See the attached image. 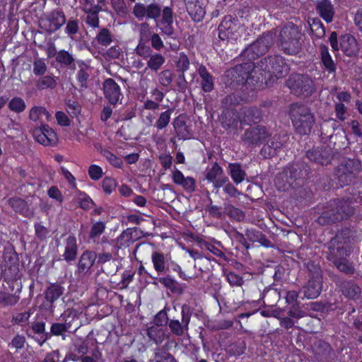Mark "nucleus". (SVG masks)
<instances>
[{"label":"nucleus","mask_w":362,"mask_h":362,"mask_svg":"<svg viewBox=\"0 0 362 362\" xmlns=\"http://www.w3.org/2000/svg\"><path fill=\"white\" fill-rule=\"evenodd\" d=\"M321 59L325 68L329 72L332 73L335 71V64L326 47H321Z\"/></svg>","instance_id":"obj_22"},{"label":"nucleus","mask_w":362,"mask_h":362,"mask_svg":"<svg viewBox=\"0 0 362 362\" xmlns=\"http://www.w3.org/2000/svg\"><path fill=\"white\" fill-rule=\"evenodd\" d=\"M148 337L155 343H160L165 338V333L160 325H155L147 330Z\"/></svg>","instance_id":"obj_20"},{"label":"nucleus","mask_w":362,"mask_h":362,"mask_svg":"<svg viewBox=\"0 0 362 362\" xmlns=\"http://www.w3.org/2000/svg\"><path fill=\"white\" fill-rule=\"evenodd\" d=\"M230 176L233 181L238 184L240 183L245 179V173L241 169V167L238 164H230L228 166Z\"/></svg>","instance_id":"obj_23"},{"label":"nucleus","mask_w":362,"mask_h":362,"mask_svg":"<svg viewBox=\"0 0 362 362\" xmlns=\"http://www.w3.org/2000/svg\"><path fill=\"white\" fill-rule=\"evenodd\" d=\"M9 108L16 112H21L25 108V103L21 98H13L8 104Z\"/></svg>","instance_id":"obj_32"},{"label":"nucleus","mask_w":362,"mask_h":362,"mask_svg":"<svg viewBox=\"0 0 362 362\" xmlns=\"http://www.w3.org/2000/svg\"><path fill=\"white\" fill-rule=\"evenodd\" d=\"M106 158L108 161L115 167L120 168L122 167L123 162L121 158L116 156L115 155L108 152L106 154Z\"/></svg>","instance_id":"obj_44"},{"label":"nucleus","mask_w":362,"mask_h":362,"mask_svg":"<svg viewBox=\"0 0 362 362\" xmlns=\"http://www.w3.org/2000/svg\"><path fill=\"white\" fill-rule=\"evenodd\" d=\"M35 228L36 235L39 238H43L46 236V235L47 233V230L46 228H45L43 226H42L40 223H37L35 226Z\"/></svg>","instance_id":"obj_56"},{"label":"nucleus","mask_w":362,"mask_h":362,"mask_svg":"<svg viewBox=\"0 0 362 362\" xmlns=\"http://www.w3.org/2000/svg\"><path fill=\"white\" fill-rule=\"evenodd\" d=\"M90 3V0H86L85 9L86 11H88V13L87 16V23L92 27L95 28L98 27L99 24L98 13L100 11V8L99 6L88 8V5Z\"/></svg>","instance_id":"obj_19"},{"label":"nucleus","mask_w":362,"mask_h":362,"mask_svg":"<svg viewBox=\"0 0 362 362\" xmlns=\"http://www.w3.org/2000/svg\"><path fill=\"white\" fill-rule=\"evenodd\" d=\"M154 269L158 272H163L165 269L166 259L163 255L153 252L151 256Z\"/></svg>","instance_id":"obj_26"},{"label":"nucleus","mask_w":362,"mask_h":362,"mask_svg":"<svg viewBox=\"0 0 362 362\" xmlns=\"http://www.w3.org/2000/svg\"><path fill=\"white\" fill-rule=\"evenodd\" d=\"M172 81L171 73L169 71H164L161 73L160 76V82L164 85L168 86Z\"/></svg>","instance_id":"obj_50"},{"label":"nucleus","mask_w":362,"mask_h":362,"mask_svg":"<svg viewBox=\"0 0 362 362\" xmlns=\"http://www.w3.org/2000/svg\"><path fill=\"white\" fill-rule=\"evenodd\" d=\"M291 117L294 127L300 134H306L310 132L314 119L307 107L298 105H293Z\"/></svg>","instance_id":"obj_1"},{"label":"nucleus","mask_w":362,"mask_h":362,"mask_svg":"<svg viewBox=\"0 0 362 362\" xmlns=\"http://www.w3.org/2000/svg\"><path fill=\"white\" fill-rule=\"evenodd\" d=\"M66 33L69 34H74L78 30V25L76 21H69L66 27Z\"/></svg>","instance_id":"obj_57"},{"label":"nucleus","mask_w":362,"mask_h":362,"mask_svg":"<svg viewBox=\"0 0 362 362\" xmlns=\"http://www.w3.org/2000/svg\"><path fill=\"white\" fill-rule=\"evenodd\" d=\"M62 173L64 175V177L66 179V180L69 182V183L73 187H76V180L74 175L66 169L62 168Z\"/></svg>","instance_id":"obj_53"},{"label":"nucleus","mask_w":362,"mask_h":362,"mask_svg":"<svg viewBox=\"0 0 362 362\" xmlns=\"http://www.w3.org/2000/svg\"><path fill=\"white\" fill-rule=\"evenodd\" d=\"M298 293L295 291H288L286 294V300L288 303H294L298 298Z\"/></svg>","instance_id":"obj_60"},{"label":"nucleus","mask_w":362,"mask_h":362,"mask_svg":"<svg viewBox=\"0 0 362 362\" xmlns=\"http://www.w3.org/2000/svg\"><path fill=\"white\" fill-rule=\"evenodd\" d=\"M119 192L121 195L124 197H129L132 193V189L129 187L124 185H122L119 187Z\"/></svg>","instance_id":"obj_61"},{"label":"nucleus","mask_w":362,"mask_h":362,"mask_svg":"<svg viewBox=\"0 0 362 362\" xmlns=\"http://www.w3.org/2000/svg\"><path fill=\"white\" fill-rule=\"evenodd\" d=\"M62 294V287L57 285H52L46 291V298L52 302L59 298Z\"/></svg>","instance_id":"obj_29"},{"label":"nucleus","mask_w":362,"mask_h":362,"mask_svg":"<svg viewBox=\"0 0 362 362\" xmlns=\"http://www.w3.org/2000/svg\"><path fill=\"white\" fill-rule=\"evenodd\" d=\"M105 224L102 222H98L95 223L90 231V238H95L100 235L105 230Z\"/></svg>","instance_id":"obj_41"},{"label":"nucleus","mask_w":362,"mask_h":362,"mask_svg":"<svg viewBox=\"0 0 362 362\" xmlns=\"http://www.w3.org/2000/svg\"><path fill=\"white\" fill-rule=\"evenodd\" d=\"M98 42L103 46H107L112 42V35L108 30L102 29L96 37Z\"/></svg>","instance_id":"obj_30"},{"label":"nucleus","mask_w":362,"mask_h":362,"mask_svg":"<svg viewBox=\"0 0 362 362\" xmlns=\"http://www.w3.org/2000/svg\"><path fill=\"white\" fill-rule=\"evenodd\" d=\"M30 117L33 121L47 120L49 121L52 116L49 112L42 107H33L30 112Z\"/></svg>","instance_id":"obj_21"},{"label":"nucleus","mask_w":362,"mask_h":362,"mask_svg":"<svg viewBox=\"0 0 362 362\" xmlns=\"http://www.w3.org/2000/svg\"><path fill=\"white\" fill-rule=\"evenodd\" d=\"M240 29L235 19L226 16L219 25L218 37L222 40H235L240 37Z\"/></svg>","instance_id":"obj_2"},{"label":"nucleus","mask_w":362,"mask_h":362,"mask_svg":"<svg viewBox=\"0 0 362 362\" xmlns=\"http://www.w3.org/2000/svg\"><path fill=\"white\" fill-rule=\"evenodd\" d=\"M103 174V169L97 165H91L88 169V175L93 180H98L102 177Z\"/></svg>","instance_id":"obj_35"},{"label":"nucleus","mask_w":362,"mask_h":362,"mask_svg":"<svg viewBox=\"0 0 362 362\" xmlns=\"http://www.w3.org/2000/svg\"><path fill=\"white\" fill-rule=\"evenodd\" d=\"M57 60L59 62L68 65L72 62L73 58L67 52L60 51L57 55Z\"/></svg>","instance_id":"obj_42"},{"label":"nucleus","mask_w":362,"mask_h":362,"mask_svg":"<svg viewBox=\"0 0 362 362\" xmlns=\"http://www.w3.org/2000/svg\"><path fill=\"white\" fill-rule=\"evenodd\" d=\"M288 86L293 90L299 89L300 93L306 95L311 94L313 91V81L308 76H293L288 81Z\"/></svg>","instance_id":"obj_3"},{"label":"nucleus","mask_w":362,"mask_h":362,"mask_svg":"<svg viewBox=\"0 0 362 362\" xmlns=\"http://www.w3.org/2000/svg\"><path fill=\"white\" fill-rule=\"evenodd\" d=\"M78 80L81 83V86H83L88 77V74L86 71L84 69H81V70L78 73Z\"/></svg>","instance_id":"obj_58"},{"label":"nucleus","mask_w":362,"mask_h":362,"mask_svg":"<svg viewBox=\"0 0 362 362\" xmlns=\"http://www.w3.org/2000/svg\"><path fill=\"white\" fill-rule=\"evenodd\" d=\"M96 259V254L93 252L86 251L81 255L78 262V269L86 272L93 266Z\"/></svg>","instance_id":"obj_13"},{"label":"nucleus","mask_w":362,"mask_h":362,"mask_svg":"<svg viewBox=\"0 0 362 362\" xmlns=\"http://www.w3.org/2000/svg\"><path fill=\"white\" fill-rule=\"evenodd\" d=\"M9 204L16 211L25 216H29L31 214L27 203L19 198H13L9 200Z\"/></svg>","instance_id":"obj_18"},{"label":"nucleus","mask_w":362,"mask_h":362,"mask_svg":"<svg viewBox=\"0 0 362 362\" xmlns=\"http://www.w3.org/2000/svg\"><path fill=\"white\" fill-rule=\"evenodd\" d=\"M141 40L137 46L136 52L140 55H144L145 52H148L146 50L145 44L148 42L151 31L149 26L147 24L143 23L141 25Z\"/></svg>","instance_id":"obj_15"},{"label":"nucleus","mask_w":362,"mask_h":362,"mask_svg":"<svg viewBox=\"0 0 362 362\" xmlns=\"http://www.w3.org/2000/svg\"><path fill=\"white\" fill-rule=\"evenodd\" d=\"M116 187L117 182L113 178L105 177L102 181V188L106 194H110Z\"/></svg>","instance_id":"obj_31"},{"label":"nucleus","mask_w":362,"mask_h":362,"mask_svg":"<svg viewBox=\"0 0 362 362\" xmlns=\"http://www.w3.org/2000/svg\"><path fill=\"white\" fill-rule=\"evenodd\" d=\"M66 111L72 117L78 116L81 112V106L75 101H69L66 105Z\"/></svg>","instance_id":"obj_36"},{"label":"nucleus","mask_w":362,"mask_h":362,"mask_svg":"<svg viewBox=\"0 0 362 362\" xmlns=\"http://www.w3.org/2000/svg\"><path fill=\"white\" fill-rule=\"evenodd\" d=\"M174 127H175V129L177 132V134L179 137H180L181 139H189V135L188 133H185L183 132V129L185 130V122L183 121V119L178 117H177L175 120H174Z\"/></svg>","instance_id":"obj_27"},{"label":"nucleus","mask_w":362,"mask_h":362,"mask_svg":"<svg viewBox=\"0 0 362 362\" xmlns=\"http://www.w3.org/2000/svg\"><path fill=\"white\" fill-rule=\"evenodd\" d=\"M182 322L185 323L184 325H182L178 320H171L169 323V327L171 331L177 334L182 335L184 334L185 331H186L188 328L189 324V317H185L184 315V308L182 310Z\"/></svg>","instance_id":"obj_17"},{"label":"nucleus","mask_w":362,"mask_h":362,"mask_svg":"<svg viewBox=\"0 0 362 362\" xmlns=\"http://www.w3.org/2000/svg\"><path fill=\"white\" fill-rule=\"evenodd\" d=\"M340 47L343 52L349 57L355 56L358 52V46L356 39L349 35L341 37Z\"/></svg>","instance_id":"obj_8"},{"label":"nucleus","mask_w":362,"mask_h":362,"mask_svg":"<svg viewBox=\"0 0 362 362\" xmlns=\"http://www.w3.org/2000/svg\"><path fill=\"white\" fill-rule=\"evenodd\" d=\"M65 17L62 12L52 11L47 17L40 21V25L47 32H54L65 23Z\"/></svg>","instance_id":"obj_4"},{"label":"nucleus","mask_w":362,"mask_h":362,"mask_svg":"<svg viewBox=\"0 0 362 362\" xmlns=\"http://www.w3.org/2000/svg\"><path fill=\"white\" fill-rule=\"evenodd\" d=\"M48 195L50 198L57 200L59 202H62L63 200V197L59 191V189L57 187H51L48 190Z\"/></svg>","instance_id":"obj_45"},{"label":"nucleus","mask_w":362,"mask_h":362,"mask_svg":"<svg viewBox=\"0 0 362 362\" xmlns=\"http://www.w3.org/2000/svg\"><path fill=\"white\" fill-rule=\"evenodd\" d=\"M33 135L35 140L44 146L54 145L57 142V134L47 125L36 129Z\"/></svg>","instance_id":"obj_5"},{"label":"nucleus","mask_w":362,"mask_h":362,"mask_svg":"<svg viewBox=\"0 0 362 362\" xmlns=\"http://www.w3.org/2000/svg\"><path fill=\"white\" fill-rule=\"evenodd\" d=\"M55 85L54 79L51 76H45L38 80L37 82V87L39 89H45L52 88Z\"/></svg>","instance_id":"obj_34"},{"label":"nucleus","mask_w":362,"mask_h":362,"mask_svg":"<svg viewBox=\"0 0 362 362\" xmlns=\"http://www.w3.org/2000/svg\"><path fill=\"white\" fill-rule=\"evenodd\" d=\"M252 132H254V134H255V136L252 138V140H254V141H259V140L260 141V140L264 139V137H265L264 136V134H265L264 129H252Z\"/></svg>","instance_id":"obj_59"},{"label":"nucleus","mask_w":362,"mask_h":362,"mask_svg":"<svg viewBox=\"0 0 362 362\" xmlns=\"http://www.w3.org/2000/svg\"><path fill=\"white\" fill-rule=\"evenodd\" d=\"M170 119V114L168 111L164 112L160 114L158 121L156 122V127L158 129H163L166 127Z\"/></svg>","instance_id":"obj_39"},{"label":"nucleus","mask_w":362,"mask_h":362,"mask_svg":"<svg viewBox=\"0 0 362 362\" xmlns=\"http://www.w3.org/2000/svg\"><path fill=\"white\" fill-rule=\"evenodd\" d=\"M228 279L231 285L240 286L242 283L241 278L233 273H230L228 274Z\"/></svg>","instance_id":"obj_55"},{"label":"nucleus","mask_w":362,"mask_h":362,"mask_svg":"<svg viewBox=\"0 0 362 362\" xmlns=\"http://www.w3.org/2000/svg\"><path fill=\"white\" fill-rule=\"evenodd\" d=\"M57 123L61 126H68L69 124V119L66 115L61 111L57 112L55 115Z\"/></svg>","instance_id":"obj_46"},{"label":"nucleus","mask_w":362,"mask_h":362,"mask_svg":"<svg viewBox=\"0 0 362 362\" xmlns=\"http://www.w3.org/2000/svg\"><path fill=\"white\" fill-rule=\"evenodd\" d=\"M156 25L164 34L168 35H173V14L169 8L167 7L163 9L161 20L158 21Z\"/></svg>","instance_id":"obj_7"},{"label":"nucleus","mask_w":362,"mask_h":362,"mask_svg":"<svg viewBox=\"0 0 362 362\" xmlns=\"http://www.w3.org/2000/svg\"><path fill=\"white\" fill-rule=\"evenodd\" d=\"M199 73L202 78V88L204 91H211L213 89L214 83L211 76L209 74L206 69L204 66L199 69Z\"/></svg>","instance_id":"obj_24"},{"label":"nucleus","mask_w":362,"mask_h":362,"mask_svg":"<svg viewBox=\"0 0 362 362\" xmlns=\"http://www.w3.org/2000/svg\"><path fill=\"white\" fill-rule=\"evenodd\" d=\"M25 340L23 337L18 336L12 340V344L16 348H21L24 344Z\"/></svg>","instance_id":"obj_63"},{"label":"nucleus","mask_w":362,"mask_h":362,"mask_svg":"<svg viewBox=\"0 0 362 362\" xmlns=\"http://www.w3.org/2000/svg\"><path fill=\"white\" fill-rule=\"evenodd\" d=\"M147 7H145L143 4H137L134 8V14L139 19H141L146 16Z\"/></svg>","instance_id":"obj_43"},{"label":"nucleus","mask_w":362,"mask_h":362,"mask_svg":"<svg viewBox=\"0 0 362 362\" xmlns=\"http://www.w3.org/2000/svg\"><path fill=\"white\" fill-rule=\"evenodd\" d=\"M189 65L187 57L185 54H180L177 62V66L182 71H186Z\"/></svg>","instance_id":"obj_48"},{"label":"nucleus","mask_w":362,"mask_h":362,"mask_svg":"<svg viewBox=\"0 0 362 362\" xmlns=\"http://www.w3.org/2000/svg\"><path fill=\"white\" fill-rule=\"evenodd\" d=\"M317 11L327 23L332 21L334 11L330 1L328 0L320 1L317 4Z\"/></svg>","instance_id":"obj_11"},{"label":"nucleus","mask_w":362,"mask_h":362,"mask_svg":"<svg viewBox=\"0 0 362 362\" xmlns=\"http://www.w3.org/2000/svg\"><path fill=\"white\" fill-rule=\"evenodd\" d=\"M80 199H81L80 204L83 209H89L92 206L93 201L87 194L81 193Z\"/></svg>","instance_id":"obj_49"},{"label":"nucleus","mask_w":362,"mask_h":362,"mask_svg":"<svg viewBox=\"0 0 362 362\" xmlns=\"http://www.w3.org/2000/svg\"><path fill=\"white\" fill-rule=\"evenodd\" d=\"M104 93L106 98L112 104L118 102L120 97V89L119 86L111 78L105 80L104 83Z\"/></svg>","instance_id":"obj_9"},{"label":"nucleus","mask_w":362,"mask_h":362,"mask_svg":"<svg viewBox=\"0 0 362 362\" xmlns=\"http://www.w3.org/2000/svg\"><path fill=\"white\" fill-rule=\"evenodd\" d=\"M330 45L334 50H339V47L337 45V35L336 33H332L329 37Z\"/></svg>","instance_id":"obj_62"},{"label":"nucleus","mask_w":362,"mask_h":362,"mask_svg":"<svg viewBox=\"0 0 362 362\" xmlns=\"http://www.w3.org/2000/svg\"><path fill=\"white\" fill-rule=\"evenodd\" d=\"M269 37V35L264 36L262 38L258 40L255 43H254L251 49L255 52L256 49H258L259 48H262V50L259 52L260 54L263 53L266 51L267 49L268 45H264L265 43L268 42V38Z\"/></svg>","instance_id":"obj_37"},{"label":"nucleus","mask_w":362,"mask_h":362,"mask_svg":"<svg viewBox=\"0 0 362 362\" xmlns=\"http://www.w3.org/2000/svg\"><path fill=\"white\" fill-rule=\"evenodd\" d=\"M187 8L194 21H200L205 15V11L199 5L187 4Z\"/></svg>","instance_id":"obj_25"},{"label":"nucleus","mask_w":362,"mask_h":362,"mask_svg":"<svg viewBox=\"0 0 362 362\" xmlns=\"http://www.w3.org/2000/svg\"><path fill=\"white\" fill-rule=\"evenodd\" d=\"M32 330L36 334L35 340L42 345L49 338V334L45 332V325L44 322H36L33 325Z\"/></svg>","instance_id":"obj_16"},{"label":"nucleus","mask_w":362,"mask_h":362,"mask_svg":"<svg viewBox=\"0 0 362 362\" xmlns=\"http://www.w3.org/2000/svg\"><path fill=\"white\" fill-rule=\"evenodd\" d=\"M336 265L339 270L345 273H351L353 271L352 266L346 261L336 262Z\"/></svg>","instance_id":"obj_52"},{"label":"nucleus","mask_w":362,"mask_h":362,"mask_svg":"<svg viewBox=\"0 0 362 362\" xmlns=\"http://www.w3.org/2000/svg\"><path fill=\"white\" fill-rule=\"evenodd\" d=\"M206 179L212 182L215 187H222L226 182L227 178L223 174L222 168L217 164H214L209 169L206 174Z\"/></svg>","instance_id":"obj_6"},{"label":"nucleus","mask_w":362,"mask_h":362,"mask_svg":"<svg viewBox=\"0 0 362 362\" xmlns=\"http://www.w3.org/2000/svg\"><path fill=\"white\" fill-rule=\"evenodd\" d=\"M47 70V66L42 59H36L34 62L33 72L36 75H42Z\"/></svg>","instance_id":"obj_40"},{"label":"nucleus","mask_w":362,"mask_h":362,"mask_svg":"<svg viewBox=\"0 0 362 362\" xmlns=\"http://www.w3.org/2000/svg\"><path fill=\"white\" fill-rule=\"evenodd\" d=\"M160 8L156 5H149L147 7L146 17L156 18L160 14Z\"/></svg>","instance_id":"obj_47"},{"label":"nucleus","mask_w":362,"mask_h":362,"mask_svg":"<svg viewBox=\"0 0 362 362\" xmlns=\"http://www.w3.org/2000/svg\"><path fill=\"white\" fill-rule=\"evenodd\" d=\"M72 320L68 321L66 320V323H55L53 324L51 327V332L54 335H59L65 332L66 329H69L72 322Z\"/></svg>","instance_id":"obj_33"},{"label":"nucleus","mask_w":362,"mask_h":362,"mask_svg":"<svg viewBox=\"0 0 362 362\" xmlns=\"http://www.w3.org/2000/svg\"><path fill=\"white\" fill-rule=\"evenodd\" d=\"M321 284L322 279L320 275H317L310 280L308 285L303 289L305 296L308 298H317L320 293Z\"/></svg>","instance_id":"obj_10"},{"label":"nucleus","mask_w":362,"mask_h":362,"mask_svg":"<svg viewBox=\"0 0 362 362\" xmlns=\"http://www.w3.org/2000/svg\"><path fill=\"white\" fill-rule=\"evenodd\" d=\"M151 44L152 46L158 50L160 49L163 46V42L158 34H154L152 36Z\"/></svg>","instance_id":"obj_54"},{"label":"nucleus","mask_w":362,"mask_h":362,"mask_svg":"<svg viewBox=\"0 0 362 362\" xmlns=\"http://www.w3.org/2000/svg\"><path fill=\"white\" fill-rule=\"evenodd\" d=\"M310 29L313 33L315 32V35L318 37H322L325 34V30L322 27V24L317 19H313V23L310 24Z\"/></svg>","instance_id":"obj_38"},{"label":"nucleus","mask_w":362,"mask_h":362,"mask_svg":"<svg viewBox=\"0 0 362 362\" xmlns=\"http://www.w3.org/2000/svg\"><path fill=\"white\" fill-rule=\"evenodd\" d=\"M335 110H336L337 117L340 120H344L346 118V117H345L346 109H345L344 105L342 103H337L336 105Z\"/></svg>","instance_id":"obj_51"},{"label":"nucleus","mask_w":362,"mask_h":362,"mask_svg":"<svg viewBox=\"0 0 362 362\" xmlns=\"http://www.w3.org/2000/svg\"><path fill=\"white\" fill-rule=\"evenodd\" d=\"M355 23L362 30V10L358 11L354 18Z\"/></svg>","instance_id":"obj_64"},{"label":"nucleus","mask_w":362,"mask_h":362,"mask_svg":"<svg viewBox=\"0 0 362 362\" xmlns=\"http://www.w3.org/2000/svg\"><path fill=\"white\" fill-rule=\"evenodd\" d=\"M173 179L176 184L181 185L185 189L189 192H192L194 189V179L190 177H185L179 170H176L173 173Z\"/></svg>","instance_id":"obj_12"},{"label":"nucleus","mask_w":362,"mask_h":362,"mask_svg":"<svg viewBox=\"0 0 362 362\" xmlns=\"http://www.w3.org/2000/svg\"><path fill=\"white\" fill-rule=\"evenodd\" d=\"M77 254L76 240L74 237L69 236L66 240L65 251L64 253V259L67 262L75 259Z\"/></svg>","instance_id":"obj_14"},{"label":"nucleus","mask_w":362,"mask_h":362,"mask_svg":"<svg viewBox=\"0 0 362 362\" xmlns=\"http://www.w3.org/2000/svg\"><path fill=\"white\" fill-rule=\"evenodd\" d=\"M165 62L164 57L159 54L152 55L148 61V66L153 70H158Z\"/></svg>","instance_id":"obj_28"}]
</instances>
